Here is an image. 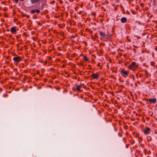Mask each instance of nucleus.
<instances>
[{"label": "nucleus", "instance_id": "23", "mask_svg": "<svg viewBox=\"0 0 157 157\" xmlns=\"http://www.w3.org/2000/svg\"><path fill=\"white\" fill-rule=\"evenodd\" d=\"M129 146V144H126L125 145V147L126 148H128Z\"/></svg>", "mask_w": 157, "mask_h": 157}, {"label": "nucleus", "instance_id": "20", "mask_svg": "<svg viewBox=\"0 0 157 157\" xmlns=\"http://www.w3.org/2000/svg\"><path fill=\"white\" fill-rule=\"evenodd\" d=\"M28 79V77L26 75H25L24 77V80H26Z\"/></svg>", "mask_w": 157, "mask_h": 157}, {"label": "nucleus", "instance_id": "43", "mask_svg": "<svg viewBox=\"0 0 157 157\" xmlns=\"http://www.w3.org/2000/svg\"><path fill=\"white\" fill-rule=\"evenodd\" d=\"M15 1L16 2H17L18 1V0H15Z\"/></svg>", "mask_w": 157, "mask_h": 157}, {"label": "nucleus", "instance_id": "48", "mask_svg": "<svg viewBox=\"0 0 157 157\" xmlns=\"http://www.w3.org/2000/svg\"><path fill=\"white\" fill-rule=\"evenodd\" d=\"M86 31H87L88 32L89 31V30H86Z\"/></svg>", "mask_w": 157, "mask_h": 157}, {"label": "nucleus", "instance_id": "14", "mask_svg": "<svg viewBox=\"0 0 157 157\" xmlns=\"http://www.w3.org/2000/svg\"><path fill=\"white\" fill-rule=\"evenodd\" d=\"M83 59H84L85 61H88L89 59L88 58H87L86 56H84L83 57Z\"/></svg>", "mask_w": 157, "mask_h": 157}, {"label": "nucleus", "instance_id": "44", "mask_svg": "<svg viewBox=\"0 0 157 157\" xmlns=\"http://www.w3.org/2000/svg\"><path fill=\"white\" fill-rule=\"evenodd\" d=\"M140 37H138V39H140Z\"/></svg>", "mask_w": 157, "mask_h": 157}, {"label": "nucleus", "instance_id": "30", "mask_svg": "<svg viewBox=\"0 0 157 157\" xmlns=\"http://www.w3.org/2000/svg\"><path fill=\"white\" fill-rule=\"evenodd\" d=\"M58 25V26L60 28L62 27V26H63L62 25L59 24Z\"/></svg>", "mask_w": 157, "mask_h": 157}, {"label": "nucleus", "instance_id": "27", "mask_svg": "<svg viewBox=\"0 0 157 157\" xmlns=\"http://www.w3.org/2000/svg\"><path fill=\"white\" fill-rule=\"evenodd\" d=\"M56 61L59 62L60 61V59L59 58H57L56 59Z\"/></svg>", "mask_w": 157, "mask_h": 157}, {"label": "nucleus", "instance_id": "34", "mask_svg": "<svg viewBox=\"0 0 157 157\" xmlns=\"http://www.w3.org/2000/svg\"><path fill=\"white\" fill-rule=\"evenodd\" d=\"M42 23H40V22H38V25H42Z\"/></svg>", "mask_w": 157, "mask_h": 157}, {"label": "nucleus", "instance_id": "8", "mask_svg": "<svg viewBox=\"0 0 157 157\" xmlns=\"http://www.w3.org/2000/svg\"><path fill=\"white\" fill-rule=\"evenodd\" d=\"M150 128L149 127H147L144 131V133L145 134L147 135L150 134L151 132Z\"/></svg>", "mask_w": 157, "mask_h": 157}, {"label": "nucleus", "instance_id": "50", "mask_svg": "<svg viewBox=\"0 0 157 157\" xmlns=\"http://www.w3.org/2000/svg\"><path fill=\"white\" fill-rule=\"evenodd\" d=\"M130 137H131V138H132L131 135H130Z\"/></svg>", "mask_w": 157, "mask_h": 157}, {"label": "nucleus", "instance_id": "32", "mask_svg": "<svg viewBox=\"0 0 157 157\" xmlns=\"http://www.w3.org/2000/svg\"><path fill=\"white\" fill-rule=\"evenodd\" d=\"M118 136L120 137H121L122 136V135L120 133H118Z\"/></svg>", "mask_w": 157, "mask_h": 157}, {"label": "nucleus", "instance_id": "24", "mask_svg": "<svg viewBox=\"0 0 157 157\" xmlns=\"http://www.w3.org/2000/svg\"><path fill=\"white\" fill-rule=\"evenodd\" d=\"M143 76V74H142L140 73L139 74V77L140 78L142 77Z\"/></svg>", "mask_w": 157, "mask_h": 157}, {"label": "nucleus", "instance_id": "46", "mask_svg": "<svg viewBox=\"0 0 157 157\" xmlns=\"http://www.w3.org/2000/svg\"><path fill=\"white\" fill-rule=\"evenodd\" d=\"M137 22L139 23L140 24V23L139 22Z\"/></svg>", "mask_w": 157, "mask_h": 157}, {"label": "nucleus", "instance_id": "17", "mask_svg": "<svg viewBox=\"0 0 157 157\" xmlns=\"http://www.w3.org/2000/svg\"><path fill=\"white\" fill-rule=\"evenodd\" d=\"M89 30L88 32L90 33V34H91L92 33H93V31L89 29H86V30Z\"/></svg>", "mask_w": 157, "mask_h": 157}, {"label": "nucleus", "instance_id": "47", "mask_svg": "<svg viewBox=\"0 0 157 157\" xmlns=\"http://www.w3.org/2000/svg\"><path fill=\"white\" fill-rule=\"evenodd\" d=\"M15 21H16V20H14V22H15Z\"/></svg>", "mask_w": 157, "mask_h": 157}, {"label": "nucleus", "instance_id": "4", "mask_svg": "<svg viewBox=\"0 0 157 157\" xmlns=\"http://www.w3.org/2000/svg\"><path fill=\"white\" fill-rule=\"evenodd\" d=\"M121 73L122 76L124 78H126L129 74L128 71H125L124 69L121 71Z\"/></svg>", "mask_w": 157, "mask_h": 157}, {"label": "nucleus", "instance_id": "39", "mask_svg": "<svg viewBox=\"0 0 157 157\" xmlns=\"http://www.w3.org/2000/svg\"><path fill=\"white\" fill-rule=\"evenodd\" d=\"M138 73H139V72H138V73L137 74H136V77H137V78H138Z\"/></svg>", "mask_w": 157, "mask_h": 157}, {"label": "nucleus", "instance_id": "33", "mask_svg": "<svg viewBox=\"0 0 157 157\" xmlns=\"http://www.w3.org/2000/svg\"><path fill=\"white\" fill-rule=\"evenodd\" d=\"M79 64L81 65H82L83 64V62H80L79 63Z\"/></svg>", "mask_w": 157, "mask_h": 157}, {"label": "nucleus", "instance_id": "36", "mask_svg": "<svg viewBox=\"0 0 157 157\" xmlns=\"http://www.w3.org/2000/svg\"><path fill=\"white\" fill-rule=\"evenodd\" d=\"M75 38V37L74 36H71V39H73V38Z\"/></svg>", "mask_w": 157, "mask_h": 157}, {"label": "nucleus", "instance_id": "41", "mask_svg": "<svg viewBox=\"0 0 157 157\" xmlns=\"http://www.w3.org/2000/svg\"><path fill=\"white\" fill-rule=\"evenodd\" d=\"M155 49L156 51H157V47H156L155 48Z\"/></svg>", "mask_w": 157, "mask_h": 157}, {"label": "nucleus", "instance_id": "2", "mask_svg": "<svg viewBox=\"0 0 157 157\" xmlns=\"http://www.w3.org/2000/svg\"><path fill=\"white\" fill-rule=\"evenodd\" d=\"M138 67V66L136 64V62H133L128 67V68L129 70H132L133 71H135L136 68Z\"/></svg>", "mask_w": 157, "mask_h": 157}, {"label": "nucleus", "instance_id": "11", "mask_svg": "<svg viewBox=\"0 0 157 157\" xmlns=\"http://www.w3.org/2000/svg\"><path fill=\"white\" fill-rule=\"evenodd\" d=\"M67 22L68 24L70 25H75V23L74 21V20H69L68 21H67Z\"/></svg>", "mask_w": 157, "mask_h": 157}, {"label": "nucleus", "instance_id": "51", "mask_svg": "<svg viewBox=\"0 0 157 157\" xmlns=\"http://www.w3.org/2000/svg\"><path fill=\"white\" fill-rule=\"evenodd\" d=\"M62 67H64V66L63 65Z\"/></svg>", "mask_w": 157, "mask_h": 157}, {"label": "nucleus", "instance_id": "12", "mask_svg": "<svg viewBox=\"0 0 157 157\" xmlns=\"http://www.w3.org/2000/svg\"><path fill=\"white\" fill-rule=\"evenodd\" d=\"M143 72H144V76L145 77L144 79H145L146 78H148V75L149 74L148 72L146 71H143Z\"/></svg>", "mask_w": 157, "mask_h": 157}, {"label": "nucleus", "instance_id": "15", "mask_svg": "<svg viewBox=\"0 0 157 157\" xmlns=\"http://www.w3.org/2000/svg\"><path fill=\"white\" fill-rule=\"evenodd\" d=\"M135 143L134 140L133 139H132L130 140L131 144L132 145L133 144Z\"/></svg>", "mask_w": 157, "mask_h": 157}, {"label": "nucleus", "instance_id": "21", "mask_svg": "<svg viewBox=\"0 0 157 157\" xmlns=\"http://www.w3.org/2000/svg\"><path fill=\"white\" fill-rule=\"evenodd\" d=\"M123 141H124V143L125 144L126 143V138H124L123 139Z\"/></svg>", "mask_w": 157, "mask_h": 157}, {"label": "nucleus", "instance_id": "10", "mask_svg": "<svg viewBox=\"0 0 157 157\" xmlns=\"http://www.w3.org/2000/svg\"><path fill=\"white\" fill-rule=\"evenodd\" d=\"M82 85L80 83V84L77 85L76 86V88L77 91H80V90L81 88L82 87Z\"/></svg>", "mask_w": 157, "mask_h": 157}, {"label": "nucleus", "instance_id": "40", "mask_svg": "<svg viewBox=\"0 0 157 157\" xmlns=\"http://www.w3.org/2000/svg\"><path fill=\"white\" fill-rule=\"evenodd\" d=\"M125 134L126 135V136H128V135L129 133H128L127 132L125 133Z\"/></svg>", "mask_w": 157, "mask_h": 157}, {"label": "nucleus", "instance_id": "3", "mask_svg": "<svg viewBox=\"0 0 157 157\" xmlns=\"http://www.w3.org/2000/svg\"><path fill=\"white\" fill-rule=\"evenodd\" d=\"M91 79H98L99 78V75L98 73V72L92 74L90 76Z\"/></svg>", "mask_w": 157, "mask_h": 157}, {"label": "nucleus", "instance_id": "18", "mask_svg": "<svg viewBox=\"0 0 157 157\" xmlns=\"http://www.w3.org/2000/svg\"><path fill=\"white\" fill-rule=\"evenodd\" d=\"M151 65L152 66H154L155 65V63L153 62H151Z\"/></svg>", "mask_w": 157, "mask_h": 157}, {"label": "nucleus", "instance_id": "49", "mask_svg": "<svg viewBox=\"0 0 157 157\" xmlns=\"http://www.w3.org/2000/svg\"><path fill=\"white\" fill-rule=\"evenodd\" d=\"M0 90H2V89L1 88H0Z\"/></svg>", "mask_w": 157, "mask_h": 157}, {"label": "nucleus", "instance_id": "42", "mask_svg": "<svg viewBox=\"0 0 157 157\" xmlns=\"http://www.w3.org/2000/svg\"><path fill=\"white\" fill-rule=\"evenodd\" d=\"M146 119L147 120H149V117H147V118H146Z\"/></svg>", "mask_w": 157, "mask_h": 157}, {"label": "nucleus", "instance_id": "5", "mask_svg": "<svg viewBox=\"0 0 157 157\" xmlns=\"http://www.w3.org/2000/svg\"><path fill=\"white\" fill-rule=\"evenodd\" d=\"M13 60L15 63H19L21 61L22 59L20 56H16L13 58Z\"/></svg>", "mask_w": 157, "mask_h": 157}, {"label": "nucleus", "instance_id": "7", "mask_svg": "<svg viewBox=\"0 0 157 157\" xmlns=\"http://www.w3.org/2000/svg\"><path fill=\"white\" fill-rule=\"evenodd\" d=\"M18 29H17L16 27L15 26H13L11 28L10 31L13 34H15L16 33L17 31H18Z\"/></svg>", "mask_w": 157, "mask_h": 157}, {"label": "nucleus", "instance_id": "37", "mask_svg": "<svg viewBox=\"0 0 157 157\" xmlns=\"http://www.w3.org/2000/svg\"><path fill=\"white\" fill-rule=\"evenodd\" d=\"M100 66V63L99 62L97 65V66L98 67Z\"/></svg>", "mask_w": 157, "mask_h": 157}, {"label": "nucleus", "instance_id": "35", "mask_svg": "<svg viewBox=\"0 0 157 157\" xmlns=\"http://www.w3.org/2000/svg\"><path fill=\"white\" fill-rule=\"evenodd\" d=\"M48 59H49V60H51L52 57L50 56H49L48 57Z\"/></svg>", "mask_w": 157, "mask_h": 157}, {"label": "nucleus", "instance_id": "26", "mask_svg": "<svg viewBox=\"0 0 157 157\" xmlns=\"http://www.w3.org/2000/svg\"><path fill=\"white\" fill-rule=\"evenodd\" d=\"M132 79L133 80H134L135 79V77L134 76V75H132Z\"/></svg>", "mask_w": 157, "mask_h": 157}, {"label": "nucleus", "instance_id": "38", "mask_svg": "<svg viewBox=\"0 0 157 157\" xmlns=\"http://www.w3.org/2000/svg\"><path fill=\"white\" fill-rule=\"evenodd\" d=\"M54 32L55 33H58V32H57L55 30H54Z\"/></svg>", "mask_w": 157, "mask_h": 157}, {"label": "nucleus", "instance_id": "25", "mask_svg": "<svg viewBox=\"0 0 157 157\" xmlns=\"http://www.w3.org/2000/svg\"><path fill=\"white\" fill-rule=\"evenodd\" d=\"M122 23H124L126 22V20H121Z\"/></svg>", "mask_w": 157, "mask_h": 157}, {"label": "nucleus", "instance_id": "45", "mask_svg": "<svg viewBox=\"0 0 157 157\" xmlns=\"http://www.w3.org/2000/svg\"><path fill=\"white\" fill-rule=\"evenodd\" d=\"M93 106L94 107H95V105H93Z\"/></svg>", "mask_w": 157, "mask_h": 157}, {"label": "nucleus", "instance_id": "9", "mask_svg": "<svg viewBox=\"0 0 157 157\" xmlns=\"http://www.w3.org/2000/svg\"><path fill=\"white\" fill-rule=\"evenodd\" d=\"M31 3L32 4H35L39 3L41 0H30Z\"/></svg>", "mask_w": 157, "mask_h": 157}, {"label": "nucleus", "instance_id": "29", "mask_svg": "<svg viewBox=\"0 0 157 157\" xmlns=\"http://www.w3.org/2000/svg\"><path fill=\"white\" fill-rule=\"evenodd\" d=\"M121 20H127V18L125 17H122Z\"/></svg>", "mask_w": 157, "mask_h": 157}, {"label": "nucleus", "instance_id": "31", "mask_svg": "<svg viewBox=\"0 0 157 157\" xmlns=\"http://www.w3.org/2000/svg\"><path fill=\"white\" fill-rule=\"evenodd\" d=\"M17 24H19L20 27H21V23H19V22L18 21H17Z\"/></svg>", "mask_w": 157, "mask_h": 157}, {"label": "nucleus", "instance_id": "22", "mask_svg": "<svg viewBox=\"0 0 157 157\" xmlns=\"http://www.w3.org/2000/svg\"><path fill=\"white\" fill-rule=\"evenodd\" d=\"M35 12L37 13H39L40 12V11L39 10H35Z\"/></svg>", "mask_w": 157, "mask_h": 157}, {"label": "nucleus", "instance_id": "13", "mask_svg": "<svg viewBox=\"0 0 157 157\" xmlns=\"http://www.w3.org/2000/svg\"><path fill=\"white\" fill-rule=\"evenodd\" d=\"M133 136L134 137H135L136 138L138 136V134H137V133L136 132H134L133 133Z\"/></svg>", "mask_w": 157, "mask_h": 157}, {"label": "nucleus", "instance_id": "1", "mask_svg": "<svg viewBox=\"0 0 157 157\" xmlns=\"http://www.w3.org/2000/svg\"><path fill=\"white\" fill-rule=\"evenodd\" d=\"M98 33L100 36V39L102 40H106L110 36V34L107 28L102 27V29L98 31Z\"/></svg>", "mask_w": 157, "mask_h": 157}, {"label": "nucleus", "instance_id": "16", "mask_svg": "<svg viewBox=\"0 0 157 157\" xmlns=\"http://www.w3.org/2000/svg\"><path fill=\"white\" fill-rule=\"evenodd\" d=\"M120 6H121V9L124 12V8L123 7V6H122V5H120Z\"/></svg>", "mask_w": 157, "mask_h": 157}, {"label": "nucleus", "instance_id": "19", "mask_svg": "<svg viewBox=\"0 0 157 157\" xmlns=\"http://www.w3.org/2000/svg\"><path fill=\"white\" fill-rule=\"evenodd\" d=\"M31 13H32V14H33L35 13H36L35 12V10H32L31 11Z\"/></svg>", "mask_w": 157, "mask_h": 157}, {"label": "nucleus", "instance_id": "28", "mask_svg": "<svg viewBox=\"0 0 157 157\" xmlns=\"http://www.w3.org/2000/svg\"><path fill=\"white\" fill-rule=\"evenodd\" d=\"M82 42L83 43L85 44L86 46H87V43L85 41H82Z\"/></svg>", "mask_w": 157, "mask_h": 157}, {"label": "nucleus", "instance_id": "6", "mask_svg": "<svg viewBox=\"0 0 157 157\" xmlns=\"http://www.w3.org/2000/svg\"><path fill=\"white\" fill-rule=\"evenodd\" d=\"M145 100L147 101H148L150 102V104H155L156 102V100L155 98H154L153 99L149 98V99H145Z\"/></svg>", "mask_w": 157, "mask_h": 157}]
</instances>
